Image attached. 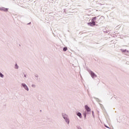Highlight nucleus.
Returning <instances> with one entry per match:
<instances>
[{
    "mask_svg": "<svg viewBox=\"0 0 129 129\" xmlns=\"http://www.w3.org/2000/svg\"><path fill=\"white\" fill-rule=\"evenodd\" d=\"M61 115L66 123L69 125L70 123V119H69V116L68 115L65 113H62Z\"/></svg>",
    "mask_w": 129,
    "mask_h": 129,
    "instance_id": "nucleus-1",
    "label": "nucleus"
},
{
    "mask_svg": "<svg viewBox=\"0 0 129 129\" xmlns=\"http://www.w3.org/2000/svg\"><path fill=\"white\" fill-rule=\"evenodd\" d=\"M88 71L93 79H94V78H96V77H97L96 74H95V73H94V72H92L91 70H89Z\"/></svg>",
    "mask_w": 129,
    "mask_h": 129,
    "instance_id": "nucleus-2",
    "label": "nucleus"
},
{
    "mask_svg": "<svg viewBox=\"0 0 129 129\" xmlns=\"http://www.w3.org/2000/svg\"><path fill=\"white\" fill-rule=\"evenodd\" d=\"M21 87L24 88L25 90H26V91H29V87H28V86H27L26 84L22 83L21 84Z\"/></svg>",
    "mask_w": 129,
    "mask_h": 129,
    "instance_id": "nucleus-3",
    "label": "nucleus"
},
{
    "mask_svg": "<svg viewBox=\"0 0 129 129\" xmlns=\"http://www.w3.org/2000/svg\"><path fill=\"white\" fill-rule=\"evenodd\" d=\"M87 25L88 26H90V27H93L95 26V22H93V21H91V22L88 23Z\"/></svg>",
    "mask_w": 129,
    "mask_h": 129,
    "instance_id": "nucleus-4",
    "label": "nucleus"
},
{
    "mask_svg": "<svg viewBox=\"0 0 129 129\" xmlns=\"http://www.w3.org/2000/svg\"><path fill=\"white\" fill-rule=\"evenodd\" d=\"M0 11L2 12H8V11H9V9L6 8L5 7H1Z\"/></svg>",
    "mask_w": 129,
    "mask_h": 129,
    "instance_id": "nucleus-5",
    "label": "nucleus"
},
{
    "mask_svg": "<svg viewBox=\"0 0 129 129\" xmlns=\"http://www.w3.org/2000/svg\"><path fill=\"white\" fill-rule=\"evenodd\" d=\"M85 108L86 110L88 112H89V111H91V109H90V108L89 107V106H88V105H86L85 106Z\"/></svg>",
    "mask_w": 129,
    "mask_h": 129,
    "instance_id": "nucleus-6",
    "label": "nucleus"
},
{
    "mask_svg": "<svg viewBox=\"0 0 129 129\" xmlns=\"http://www.w3.org/2000/svg\"><path fill=\"white\" fill-rule=\"evenodd\" d=\"M77 115L80 117V118H82V114L80 112L77 113Z\"/></svg>",
    "mask_w": 129,
    "mask_h": 129,
    "instance_id": "nucleus-7",
    "label": "nucleus"
},
{
    "mask_svg": "<svg viewBox=\"0 0 129 129\" xmlns=\"http://www.w3.org/2000/svg\"><path fill=\"white\" fill-rule=\"evenodd\" d=\"M97 18V17H93V18H92L91 22H94V23H95V21H96Z\"/></svg>",
    "mask_w": 129,
    "mask_h": 129,
    "instance_id": "nucleus-8",
    "label": "nucleus"
},
{
    "mask_svg": "<svg viewBox=\"0 0 129 129\" xmlns=\"http://www.w3.org/2000/svg\"><path fill=\"white\" fill-rule=\"evenodd\" d=\"M121 51L122 52V53H124L125 52L129 53L128 50H126V49H121Z\"/></svg>",
    "mask_w": 129,
    "mask_h": 129,
    "instance_id": "nucleus-9",
    "label": "nucleus"
},
{
    "mask_svg": "<svg viewBox=\"0 0 129 129\" xmlns=\"http://www.w3.org/2000/svg\"><path fill=\"white\" fill-rule=\"evenodd\" d=\"M0 77H1V78H4V77H5V75H4L3 73H0Z\"/></svg>",
    "mask_w": 129,
    "mask_h": 129,
    "instance_id": "nucleus-10",
    "label": "nucleus"
},
{
    "mask_svg": "<svg viewBox=\"0 0 129 129\" xmlns=\"http://www.w3.org/2000/svg\"><path fill=\"white\" fill-rule=\"evenodd\" d=\"M34 76H35V77H36V80H38V77H39V75L35 74H34Z\"/></svg>",
    "mask_w": 129,
    "mask_h": 129,
    "instance_id": "nucleus-11",
    "label": "nucleus"
},
{
    "mask_svg": "<svg viewBox=\"0 0 129 129\" xmlns=\"http://www.w3.org/2000/svg\"><path fill=\"white\" fill-rule=\"evenodd\" d=\"M15 69H19V66H18V64H17V63L15 64Z\"/></svg>",
    "mask_w": 129,
    "mask_h": 129,
    "instance_id": "nucleus-12",
    "label": "nucleus"
},
{
    "mask_svg": "<svg viewBox=\"0 0 129 129\" xmlns=\"http://www.w3.org/2000/svg\"><path fill=\"white\" fill-rule=\"evenodd\" d=\"M67 50V47H63V51H64V52H66Z\"/></svg>",
    "mask_w": 129,
    "mask_h": 129,
    "instance_id": "nucleus-13",
    "label": "nucleus"
},
{
    "mask_svg": "<svg viewBox=\"0 0 129 129\" xmlns=\"http://www.w3.org/2000/svg\"><path fill=\"white\" fill-rule=\"evenodd\" d=\"M83 115H84V117L85 118H86V113H83Z\"/></svg>",
    "mask_w": 129,
    "mask_h": 129,
    "instance_id": "nucleus-14",
    "label": "nucleus"
},
{
    "mask_svg": "<svg viewBox=\"0 0 129 129\" xmlns=\"http://www.w3.org/2000/svg\"><path fill=\"white\" fill-rule=\"evenodd\" d=\"M77 129H82V128H81V126H77Z\"/></svg>",
    "mask_w": 129,
    "mask_h": 129,
    "instance_id": "nucleus-15",
    "label": "nucleus"
},
{
    "mask_svg": "<svg viewBox=\"0 0 129 129\" xmlns=\"http://www.w3.org/2000/svg\"><path fill=\"white\" fill-rule=\"evenodd\" d=\"M104 126H105V127H107V128H109V129H110V128L108 126H107V125H105V124H104Z\"/></svg>",
    "mask_w": 129,
    "mask_h": 129,
    "instance_id": "nucleus-16",
    "label": "nucleus"
},
{
    "mask_svg": "<svg viewBox=\"0 0 129 129\" xmlns=\"http://www.w3.org/2000/svg\"><path fill=\"white\" fill-rule=\"evenodd\" d=\"M32 87H33V88H35L36 87V85H32Z\"/></svg>",
    "mask_w": 129,
    "mask_h": 129,
    "instance_id": "nucleus-17",
    "label": "nucleus"
},
{
    "mask_svg": "<svg viewBox=\"0 0 129 129\" xmlns=\"http://www.w3.org/2000/svg\"><path fill=\"white\" fill-rule=\"evenodd\" d=\"M24 77H25V78H27V76H26V75H24Z\"/></svg>",
    "mask_w": 129,
    "mask_h": 129,
    "instance_id": "nucleus-18",
    "label": "nucleus"
},
{
    "mask_svg": "<svg viewBox=\"0 0 129 129\" xmlns=\"http://www.w3.org/2000/svg\"><path fill=\"white\" fill-rule=\"evenodd\" d=\"M27 25H31V22L29 23Z\"/></svg>",
    "mask_w": 129,
    "mask_h": 129,
    "instance_id": "nucleus-19",
    "label": "nucleus"
},
{
    "mask_svg": "<svg viewBox=\"0 0 129 129\" xmlns=\"http://www.w3.org/2000/svg\"><path fill=\"white\" fill-rule=\"evenodd\" d=\"M92 113H93V114L94 113V112L93 111H92Z\"/></svg>",
    "mask_w": 129,
    "mask_h": 129,
    "instance_id": "nucleus-20",
    "label": "nucleus"
},
{
    "mask_svg": "<svg viewBox=\"0 0 129 129\" xmlns=\"http://www.w3.org/2000/svg\"><path fill=\"white\" fill-rule=\"evenodd\" d=\"M100 5L101 6H102V4H100Z\"/></svg>",
    "mask_w": 129,
    "mask_h": 129,
    "instance_id": "nucleus-21",
    "label": "nucleus"
}]
</instances>
